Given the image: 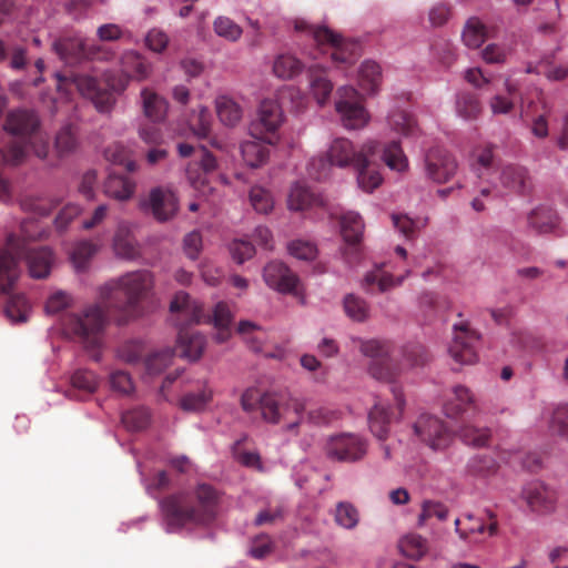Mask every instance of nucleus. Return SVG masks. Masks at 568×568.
Masks as SVG:
<instances>
[{"instance_id": "nucleus-1", "label": "nucleus", "mask_w": 568, "mask_h": 568, "mask_svg": "<svg viewBox=\"0 0 568 568\" xmlns=\"http://www.w3.org/2000/svg\"><path fill=\"white\" fill-rule=\"evenodd\" d=\"M153 287V275L145 270L129 272L99 288V302L81 312L65 313L61 318L63 333L78 341L99 359L104 329L111 315L124 325L141 314L140 303Z\"/></svg>"}, {"instance_id": "nucleus-2", "label": "nucleus", "mask_w": 568, "mask_h": 568, "mask_svg": "<svg viewBox=\"0 0 568 568\" xmlns=\"http://www.w3.org/2000/svg\"><path fill=\"white\" fill-rule=\"evenodd\" d=\"M29 235L19 237L9 234L6 246L0 247V293L11 294L20 275V261L26 258L29 273L33 278H44L51 272L53 253L47 246L32 247Z\"/></svg>"}, {"instance_id": "nucleus-3", "label": "nucleus", "mask_w": 568, "mask_h": 568, "mask_svg": "<svg viewBox=\"0 0 568 568\" xmlns=\"http://www.w3.org/2000/svg\"><path fill=\"white\" fill-rule=\"evenodd\" d=\"M195 500L184 494L171 495L161 501L164 520L170 531L189 524H207L216 516L217 491L210 485L197 486Z\"/></svg>"}, {"instance_id": "nucleus-4", "label": "nucleus", "mask_w": 568, "mask_h": 568, "mask_svg": "<svg viewBox=\"0 0 568 568\" xmlns=\"http://www.w3.org/2000/svg\"><path fill=\"white\" fill-rule=\"evenodd\" d=\"M242 409L252 413L260 409L264 422L277 425L288 420L285 430L295 432L304 420L305 402L283 393L264 392L255 387L244 390L241 396Z\"/></svg>"}, {"instance_id": "nucleus-5", "label": "nucleus", "mask_w": 568, "mask_h": 568, "mask_svg": "<svg viewBox=\"0 0 568 568\" xmlns=\"http://www.w3.org/2000/svg\"><path fill=\"white\" fill-rule=\"evenodd\" d=\"M382 152L381 159L394 171L403 172L408 168V160L404 154L400 143L393 141L382 148L377 141H367L359 151H356L353 143L347 139H336L329 146L327 155L333 165L357 169L365 162V156H375Z\"/></svg>"}, {"instance_id": "nucleus-6", "label": "nucleus", "mask_w": 568, "mask_h": 568, "mask_svg": "<svg viewBox=\"0 0 568 568\" xmlns=\"http://www.w3.org/2000/svg\"><path fill=\"white\" fill-rule=\"evenodd\" d=\"M295 30L305 33L315 44L318 53L331 52L334 63L352 65L359 57V44L345 41L339 34L324 26L310 24L305 20H296Z\"/></svg>"}, {"instance_id": "nucleus-7", "label": "nucleus", "mask_w": 568, "mask_h": 568, "mask_svg": "<svg viewBox=\"0 0 568 568\" xmlns=\"http://www.w3.org/2000/svg\"><path fill=\"white\" fill-rule=\"evenodd\" d=\"M361 352L372 358L369 374L377 381L394 383L402 369L392 355L389 343L377 339L365 341L361 344Z\"/></svg>"}, {"instance_id": "nucleus-8", "label": "nucleus", "mask_w": 568, "mask_h": 568, "mask_svg": "<svg viewBox=\"0 0 568 568\" xmlns=\"http://www.w3.org/2000/svg\"><path fill=\"white\" fill-rule=\"evenodd\" d=\"M55 79L59 91L69 92L71 88H75L83 97L92 100L100 112H108L112 108V94L101 90L94 78L73 72H57Z\"/></svg>"}, {"instance_id": "nucleus-9", "label": "nucleus", "mask_w": 568, "mask_h": 568, "mask_svg": "<svg viewBox=\"0 0 568 568\" xmlns=\"http://www.w3.org/2000/svg\"><path fill=\"white\" fill-rule=\"evenodd\" d=\"M390 392L394 396L395 407L378 402L368 413L369 429L372 434L379 440H385L388 437L392 423L402 417L405 408V399L402 388L393 385L390 387Z\"/></svg>"}, {"instance_id": "nucleus-10", "label": "nucleus", "mask_w": 568, "mask_h": 568, "mask_svg": "<svg viewBox=\"0 0 568 568\" xmlns=\"http://www.w3.org/2000/svg\"><path fill=\"white\" fill-rule=\"evenodd\" d=\"M283 111L277 101L264 100L258 108L257 118L250 125V134L253 139L264 140L273 144L276 132L283 123Z\"/></svg>"}, {"instance_id": "nucleus-11", "label": "nucleus", "mask_w": 568, "mask_h": 568, "mask_svg": "<svg viewBox=\"0 0 568 568\" xmlns=\"http://www.w3.org/2000/svg\"><path fill=\"white\" fill-rule=\"evenodd\" d=\"M367 453L366 440L353 433H342L331 436L325 444V454L329 459L354 463Z\"/></svg>"}, {"instance_id": "nucleus-12", "label": "nucleus", "mask_w": 568, "mask_h": 568, "mask_svg": "<svg viewBox=\"0 0 568 568\" xmlns=\"http://www.w3.org/2000/svg\"><path fill=\"white\" fill-rule=\"evenodd\" d=\"M479 338V334L470 328L468 322L454 324V336L448 347L450 357L462 365L475 364L478 361Z\"/></svg>"}, {"instance_id": "nucleus-13", "label": "nucleus", "mask_w": 568, "mask_h": 568, "mask_svg": "<svg viewBox=\"0 0 568 568\" xmlns=\"http://www.w3.org/2000/svg\"><path fill=\"white\" fill-rule=\"evenodd\" d=\"M338 100L335 103L345 128L356 130L366 125L368 114L364 109L359 93L353 87H342L337 91Z\"/></svg>"}, {"instance_id": "nucleus-14", "label": "nucleus", "mask_w": 568, "mask_h": 568, "mask_svg": "<svg viewBox=\"0 0 568 568\" xmlns=\"http://www.w3.org/2000/svg\"><path fill=\"white\" fill-rule=\"evenodd\" d=\"M414 433L432 449H444L452 442V432L445 422L430 414H422L414 424Z\"/></svg>"}, {"instance_id": "nucleus-15", "label": "nucleus", "mask_w": 568, "mask_h": 568, "mask_svg": "<svg viewBox=\"0 0 568 568\" xmlns=\"http://www.w3.org/2000/svg\"><path fill=\"white\" fill-rule=\"evenodd\" d=\"M363 230L364 223L359 214L347 212L342 216L341 233L345 242L342 254L349 265L359 260Z\"/></svg>"}, {"instance_id": "nucleus-16", "label": "nucleus", "mask_w": 568, "mask_h": 568, "mask_svg": "<svg viewBox=\"0 0 568 568\" xmlns=\"http://www.w3.org/2000/svg\"><path fill=\"white\" fill-rule=\"evenodd\" d=\"M141 206L149 211L156 221L166 222L178 213L179 200L172 189L156 186L141 202Z\"/></svg>"}, {"instance_id": "nucleus-17", "label": "nucleus", "mask_w": 568, "mask_h": 568, "mask_svg": "<svg viewBox=\"0 0 568 568\" xmlns=\"http://www.w3.org/2000/svg\"><path fill=\"white\" fill-rule=\"evenodd\" d=\"M170 313L172 322L179 327V331L190 325L200 324L205 318L202 305L183 291L178 292L172 298Z\"/></svg>"}, {"instance_id": "nucleus-18", "label": "nucleus", "mask_w": 568, "mask_h": 568, "mask_svg": "<svg viewBox=\"0 0 568 568\" xmlns=\"http://www.w3.org/2000/svg\"><path fill=\"white\" fill-rule=\"evenodd\" d=\"M427 176L436 183L448 182L457 172L456 159L445 149L432 148L425 156Z\"/></svg>"}, {"instance_id": "nucleus-19", "label": "nucleus", "mask_w": 568, "mask_h": 568, "mask_svg": "<svg viewBox=\"0 0 568 568\" xmlns=\"http://www.w3.org/2000/svg\"><path fill=\"white\" fill-rule=\"evenodd\" d=\"M521 496L532 513L546 515L555 510L557 493L541 481H532L526 485Z\"/></svg>"}, {"instance_id": "nucleus-20", "label": "nucleus", "mask_w": 568, "mask_h": 568, "mask_svg": "<svg viewBox=\"0 0 568 568\" xmlns=\"http://www.w3.org/2000/svg\"><path fill=\"white\" fill-rule=\"evenodd\" d=\"M500 186L506 193L526 195L532 190L529 171L519 164H506L499 173Z\"/></svg>"}, {"instance_id": "nucleus-21", "label": "nucleus", "mask_w": 568, "mask_h": 568, "mask_svg": "<svg viewBox=\"0 0 568 568\" xmlns=\"http://www.w3.org/2000/svg\"><path fill=\"white\" fill-rule=\"evenodd\" d=\"M489 524L486 525L483 518H477L473 515H466L464 520L456 519L455 528L459 537L464 540L478 541L479 535L488 532V536H494L498 529V523L491 511H487Z\"/></svg>"}, {"instance_id": "nucleus-22", "label": "nucleus", "mask_w": 568, "mask_h": 568, "mask_svg": "<svg viewBox=\"0 0 568 568\" xmlns=\"http://www.w3.org/2000/svg\"><path fill=\"white\" fill-rule=\"evenodd\" d=\"M265 283L281 292V293H294L298 278L296 275L282 262L273 261L270 262L263 272Z\"/></svg>"}, {"instance_id": "nucleus-23", "label": "nucleus", "mask_w": 568, "mask_h": 568, "mask_svg": "<svg viewBox=\"0 0 568 568\" xmlns=\"http://www.w3.org/2000/svg\"><path fill=\"white\" fill-rule=\"evenodd\" d=\"M477 410L473 393L463 385L455 386L452 396L444 403V413L449 418H457L465 414L475 415Z\"/></svg>"}, {"instance_id": "nucleus-24", "label": "nucleus", "mask_w": 568, "mask_h": 568, "mask_svg": "<svg viewBox=\"0 0 568 568\" xmlns=\"http://www.w3.org/2000/svg\"><path fill=\"white\" fill-rule=\"evenodd\" d=\"M40 126L38 115L30 110L18 109L8 113L4 130L17 136H30Z\"/></svg>"}, {"instance_id": "nucleus-25", "label": "nucleus", "mask_w": 568, "mask_h": 568, "mask_svg": "<svg viewBox=\"0 0 568 568\" xmlns=\"http://www.w3.org/2000/svg\"><path fill=\"white\" fill-rule=\"evenodd\" d=\"M52 47L59 58L68 64L91 57L90 50L80 37L60 38L53 42Z\"/></svg>"}, {"instance_id": "nucleus-26", "label": "nucleus", "mask_w": 568, "mask_h": 568, "mask_svg": "<svg viewBox=\"0 0 568 568\" xmlns=\"http://www.w3.org/2000/svg\"><path fill=\"white\" fill-rule=\"evenodd\" d=\"M121 71L125 81L120 84L119 90H124L129 79L144 80L151 73V64L138 52L126 51L121 57Z\"/></svg>"}, {"instance_id": "nucleus-27", "label": "nucleus", "mask_w": 568, "mask_h": 568, "mask_svg": "<svg viewBox=\"0 0 568 568\" xmlns=\"http://www.w3.org/2000/svg\"><path fill=\"white\" fill-rule=\"evenodd\" d=\"M527 223L536 233L548 234L557 230L559 217L551 206L539 205L529 212Z\"/></svg>"}, {"instance_id": "nucleus-28", "label": "nucleus", "mask_w": 568, "mask_h": 568, "mask_svg": "<svg viewBox=\"0 0 568 568\" xmlns=\"http://www.w3.org/2000/svg\"><path fill=\"white\" fill-rule=\"evenodd\" d=\"M407 275L408 271L404 275L395 277L382 267H376L365 275L363 280V287L368 293H373L375 287H377L379 293H384L390 288L402 285Z\"/></svg>"}, {"instance_id": "nucleus-29", "label": "nucleus", "mask_w": 568, "mask_h": 568, "mask_svg": "<svg viewBox=\"0 0 568 568\" xmlns=\"http://www.w3.org/2000/svg\"><path fill=\"white\" fill-rule=\"evenodd\" d=\"M205 346V338L199 332L181 328L178 335V348L180 355L190 361H196L201 357Z\"/></svg>"}, {"instance_id": "nucleus-30", "label": "nucleus", "mask_w": 568, "mask_h": 568, "mask_svg": "<svg viewBox=\"0 0 568 568\" xmlns=\"http://www.w3.org/2000/svg\"><path fill=\"white\" fill-rule=\"evenodd\" d=\"M135 189V181L115 173H110L104 182L105 195L121 202L130 200L134 195Z\"/></svg>"}, {"instance_id": "nucleus-31", "label": "nucleus", "mask_w": 568, "mask_h": 568, "mask_svg": "<svg viewBox=\"0 0 568 568\" xmlns=\"http://www.w3.org/2000/svg\"><path fill=\"white\" fill-rule=\"evenodd\" d=\"M310 89L318 104L323 105L333 91V83L327 78L326 70L318 64L311 65L307 71Z\"/></svg>"}, {"instance_id": "nucleus-32", "label": "nucleus", "mask_w": 568, "mask_h": 568, "mask_svg": "<svg viewBox=\"0 0 568 568\" xmlns=\"http://www.w3.org/2000/svg\"><path fill=\"white\" fill-rule=\"evenodd\" d=\"M189 124L199 139H207L212 146L222 149V143L215 136H211L212 115L207 108L200 106L197 111H194L190 116Z\"/></svg>"}, {"instance_id": "nucleus-33", "label": "nucleus", "mask_w": 568, "mask_h": 568, "mask_svg": "<svg viewBox=\"0 0 568 568\" xmlns=\"http://www.w3.org/2000/svg\"><path fill=\"white\" fill-rule=\"evenodd\" d=\"M322 203V197L303 183H296L288 194V207L294 211H303Z\"/></svg>"}, {"instance_id": "nucleus-34", "label": "nucleus", "mask_w": 568, "mask_h": 568, "mask_svg": "<svg viewBox=\"0 0 568 568\" xmlns=\"http://www.w3.org/2000/svg\"><path fill=\"white\" fill-rule=\"evenodd\" d=\"M143 112L148 119L158 123L165 119L168 111V102L158 93L150 89L141 92Z\"/></svg>"}, {"instance_id": "nucleus-35", "label": "nucleus", "mask_w": 568, "mask_h": 568, "mask_svg": "<svg viewBox=\"0 0 568 568\" xmlns=\"http://www.w3.org/2000/svg\"><path fill=\"white\" fill-rule=\"evenodd\" d=\"M382 82L381 67L372 60H366L358 70V83L369 94L378 91Z\"/></svg>"}, {"instance_id": "nucleus-36", "label": "nucleus", "mask_w": 568, "mask_h": 568, "mask_svg": "<svg viewBox=\"0 0 568 568\" xmlns=\"http://www.w3.org/2000/svg\"><path fill=\"white\" fill-rule=\"evenodd\" d=\"M216 113L220 121L226 126H235L243 116L242 108L233 99L222 95L215 101Z\"/></svg>"}, {"instance_id": "nucleus-37", "label": "nucleus", "mask_w": 568, "mask_h": 568, "mask_svg": "<svg viewBox=\"0 0 568 568\" xmlns=\"http://www.w3.org/2000/svg\"><path fill=\"white\" fill-rule=\"evenodd\" d=\"M483 106L479 97L469 91L456 95V112L465 120H475L481 113Z\"/></svg>"}, {"instance_id": "nucleus-38", "label": "nucleus", "mask_w": 568, "mask_h": 568, "mask_svg": "<svg viewBox=\"0 0 568 568\" xmlns=\"http://www.w3.org/2000/svg\"><path fill=\"white\" fill-rule=\"evenodd\" d=\"M264 140L254 139L241 144L243 160L251 168H258L264 164L268 158V148L262 143Z\"/></svg>"}, {"instance_id": "nucleus-39", "label": "nucleus", "mask_w": 568, "mask_h": 568, "mask_svg": "<svg viewBox=\"0 0 568 568\" xmlns=\"http://www.w3.org/2000/svg\"><path fill=\"white\" fill-rule=\"evenodd\" d=\"M457 436L463 443L474 447H484L488 444L491 433L487 427H479L464 423L457 430Z\"/></svg>"}, {"instance_id": "nucleus-40", "label": "nucleus", "mask_w": 568, "mask_h": 568, "mask_svg": "<svg viewBox=\"0 0 568 568\" xmlns=\"http://www.w3.org/2000/svg\"><path fill=\"white\" fill-rule=\"evenodd\" d=\"M303 63L293 54H278L273 63V72L280 79H292L303 70Z\"/></svg>"}, {"instance_id": "nucleus-41", "label": "nucleus", "mask_w": 568, "mask_h": 568, "mask_svg": "<svg viewBox=\"0 0 568 568\" xmlns=\"http://www.w3.org/2000/svg\"><path fill=\"white\" fill-rule=\"evenodd\" d=\"M462 38L466 47L478 49L488 38L487 28L479 19L470 18L464 28Z\"/></svg>"}, {"instance_id": "nucleus-42", "label": "nucleus", "mask_w": 568, "mask_h": 568, "mask_svg": "<svg viewBox=\"0 0 568 568\" xmlns=\"http://www.w3.org/2000/svg\"><path fill=\"white\" fill-rule=\"evenodd\" d=\"M402 554L410 559L418 560L428 551V541L417 534H408L399 540Z\"/></svg>"}, {"instance_id": "nucleus-43", "label": "nucleus", "mask_w": 568, "mask_h": 568, "mask_svg": "<svg viewBox=\"0 0 568 568\" xmlns=\"http://www.w3.org/2000/svg\"><path fill=\"white\" fill-rule=\"evenodd\" d=\"M390 129L405 136H414L418 132L416 120L404 110H395L388 115Z\"/></svg>"}, {"instance_id": "nucleus-44", "label": "nucleus", "mask_w": 568, "mask_h": 568, "mask_svg": "<svg viewBox=\"0 0 568 568\" xmlns=\"http://www.w3.org/2000/svg\"><path fill=\"white\" fill-rule=\"evenodd\" d=\"M369 158L371 156H365L363 165L356 169L358 185L365 192H372L378 187L383 181L381 173L374 168H371Z\"/></svg>"}, {"instance_id": "nucleus-45", "label": "nucleus", "mask_w": 568, "mask_h": 568, "mask_svg": "<svg viewBox=\"0 0 568 568\" xmlns=\"http://www.w3.org/2000/svg\"><path fill=\"white\" fill-rule=\"evenodd\" d=\"M29 308V303L24 295L13 294L9 296L4 312L12 322L22 323L28 320Z\"/></svg>"}, {"instance_id": "nucleus-46", "label": "nucleus", "mask_w": 568, "mask_h": 568, "mask_svg": "<svg viewBox=\"0 0 568 568\" xmlns=\"http://www.w3.org/2000/svg\"><path fill=\"white\" fill-rule=\"evenodd\" d=\"M173 356L174 351L171 348L149 354L143 362L148 374L158 375L162 373L172 363Z\"/></svg>"}, {"instance_id": "nucleus-47", "label": "nucleus", "mask_w": 568, "mask_h": 568, "mask_svg": "<svg viewBox=\"0 0 568 568\" xmlns=\"http://www.w3.org/2000/svg\"><path fill=\"white\" fill-rule=\"evenodd\" d=\"M211 399L212 390L203 387L197 392L183 395L180 399V407L185 412H196L203 409Z\"/></svg>"}, {"instance_id": "nucleus-48", "label": "nucleus", "mask_w": 568, "mask_h": 568, "mask_svg": "<svg viewBox=\"0 0 568 568\" xmlns=\"http://www.w3.org/2000/svg\"><path fill=\"white\" fill-rule=\"evenodd\" d=\"M145 345L141 341L132 339L121 344L116 351L118 357L126 364H139L145 353Z\"/></svg>"}, {"instance_id": "nucleus-49", "label": "nucleus", "mask_w": 568, "mask_h": 568, "mask_svg": "<svg viewBox=\"0 0 568 568\" xmlns=\"http://www.w3.org/2000/svg\"><path fill=\"white\" fill-rule=\"evenodd\" d=\"M97 252L98 245L90 241H81L77 243L71 253V260L75 270L79 272L84 271Z\"/></svg>"}, {"instance_id": "nucleus-50", "label": "nucleus", "mask_w": 568, "mask_h": 568, "mask_svg": "<svg viewBox=\"0 0 568 568\" xmlns=\"http://www.w3.org/2000/svg\"><path fill=\"white\" fill-rule=\"evenodd\" d=\"M548 427L552 434L568 440V403L560 404L552 409Z\"/></svg>"}, {"instance_id": "nucleus-51", "label": "nucleus", "mask_w": 568, "mask_h": 568, "mask_svg": "<svg viewBox=\"0 0 568 568\" xmlns=\"http://www.w3.org/2000/svg\"><path fill=\"white\" fill-rule=\"evenodd\" d=\"M392 220L396 230L407 240L414 239L419 230L426 225V219L413 220L404 214H393Z\"/></svg>"}, {"instance_id": "nucleus-52", "label": "nucleus", "mask_w": 568, "mask_h": 568, "mask_svg": "<svg viewBox=\"0 0 568 568\" xmlns=\"http://www.w3.org/2000/svg\"><path fill=\"white\" fill-rule=\"evenodd\" d=\"M121 419L128 429L141 430L150 423V412L145 407H135L124 412Z\"/></svg>"}, {"instance_id": "nucleus-53", "label": "nucleus", "mask_w": 568, "mask_h": 568, "mask_svg": "<svg viewBox=\"0 0 568 568\" xmlns=\"http://www.w3.org/2000/svg\"><path fill=\"white\" fill-rule=\"evenodd\" d=\"M344 310L353 321L364 322L368 318L369 310L366 301L354 294L345 296Z\"/></svg>"}, {"instance_id": "nucleus-54", "label": "nucleus", "mask_w": 568, "mask_h": 568, "mask_svg": "<svg viewBox=\"0 0 568 568\" xmlns=\"http://www.w3.org/2000/svg\"><path fill=\"white\" fill-rule=\"evenodd\" d=\"M467 469L474 476L487 477L497 470V463L491 456L476 455L469 459Z\"/></svg>"}, {"instance_id": "nucleus-55", "label": "nucleus", "mask_w": 568, "mask_h": 568, "mask_svg": "<svg viewBox=\"0 0 568 568\" xmlns=\"http://www.w3.org/2000/svg\"><path fill=\"white\" fill-rule=\"evenodd\" d=\"M105 158L114 164L123 165L128 172H134L138 164L129 156L126 149L122 144H113L105 150Z\"/></svg>"}, {"instance_id": "nucleus-56", "label": "nucleus", "mask_w": 568, "mask_h": 568, "mask_svg": "<svg viewBox=\"0 0 568 568\" xmlns=\"http://www.w3.org/2000/svg\"><path fill=\"white\" fill-rule=\"evenodd\" d=\"M113 247L115 254L122 258L133 260L138 256V250L133 243V240L129 236V234H124L123 230H119L115 233Z\"/></svg>"}, {"instance_id": "nucleus-57", "label": "nucleus", "mask_w": 568, "mask_h": 568, "mask_svg": "<svg viewBox=\"0 0 568 568\" xmlns=\"http://www.w3.org/2000/svg\"><path fill=\"white\" fill-rule=\"evenodd\" d=\"M243 440H244V438L239 439L234 443L233 448H232L233 457L235 458L236 462H239L241 465H243L245 467L261 470L262 463H261L260 454L256 452H248V450L242 449Z\"/></svg>"}, {"instance_id": "nucleus-58", "label": "nucleus", "mask_w": 568, "mask_h": 568, "mask_svg": "<svg viewBox=\"0 0 568 568\" xmlns=\"http://www.w3.org/2000/svg\"><path fill=\"white\" fill-rule=\"evenodd\" d=\"M214 31L229 41H237L242 36V28L226 17H219L214 21Z\"/></svg>"}, {"instance_id": "nucleus-59", "label": "nucleus", "mask_w": 568, "mask_h": 568, "mask_svg": "<svg viewBox=\"0 0 568 568\" xmlns=\"http://www.w3.org/2000/svg\"><path fill=\"white\" fill-rule=\"evenodd\" d=\"M335 521L343 528L352 529L358 523V513L353 505L338 503L335 511Z\"/></svg>"}, {"instance_id": "nucleus-60", "label": "nucleus", "mask_w": 568, "mask_h": 568, "mask_svg": "<svg viewBox=\"0 0 568 568\" xmlns=\"http://www.w3.org/2000/svg\"><path fill=\"white\" fill-rule=\"evenodd\" d=\"M71 383L74 388L85 393H93L98 388V378L95 374L88 369H78L71 377Z\"/></svg>"}, {"instance_id": "nucleus-61", "label": "nucleus", "mask_w": 568, "mask_h": 568, "mask_svg": "<svg viewBox=\"0 0 568 568\" xmlns=\"http://www.w3.org/2000/svg\"><path fill=\"white\" fill-rule=\"evenodd\" d=\"M527 72L544 74L549 80L561 81L568 77V67H555L547 61H540L535 68L528 67Z\"/></svg>"}, {"instance_id": "nucleus-62", "label": "nucleus", "mask_w": 568, "mask_h": 568, "mask_svg": "<svg viewBox=\"0 0 568 568\" xmlns=\"http://www.w3.org/2000/svg\"><path fill=\"white\" fill-rule=\"evenodd\" d=\"M77 140L71 125H65L57 133L54 148L59 155H64L75 149Z\"/></svg>"}, {"instance_id": "nucleus-63", "label": "nucleus", "mask_w": 568, "mask_h": 568, "mask_svg": "<svg viewBox=\"0 0 568 568\" xmlns=\"http://www.w3.org/2000/svg\"><path fill=\"white\" fill-rule=\"evenodd\" d=\"M250 202L258 213H268L273 207V201L270 193L261 187L253 186L250 191Z\"/></svg>"}, {"instance_id": "nucleus-64", "label": "nucleus", "mask_w": 568, "mask_h": 568, "mask_svg": "<svg viewBox=\"0 0 568 568\" xmlns=\"http://www.w3.org/2000/svg\"><path fill=\"white\" fill-rule=\"evenodd\" d=\"M333 163H331L328 155H320L313 158L307 165L308 175L317 181L325 180L331 172V168Z\"/></svg>"}]
</instances>
